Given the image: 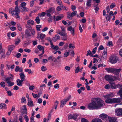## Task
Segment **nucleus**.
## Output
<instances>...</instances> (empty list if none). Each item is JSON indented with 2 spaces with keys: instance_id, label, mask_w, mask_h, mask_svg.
I'll return each instance as SVG.
<instances>
[{
  "instance_id": "obj_1",
  "label": "nucleus",
  "mask_w": 122,
  "mask_h": 122,
  "mask_svg": "<svg viewBox=\"0 0 122 122\" xmlns=\"http://www.w3.org/2000/svg\"><path fill=\"white\" fill-rule=\"evenodd\" d=\"M104 105V101L99 98H96L93 99L92 102L88 104L87 107L90 110L99 109Z\"/></svg>"
},
{
  "instance_id": "obj_2",
  "label": "nucleus",
  "mask_w": 122,
  "mask_h": 122,
  "mask_svg": "<svg viewBox=\"0 0 122 122\" xmlns=\"http://www.w3.org/2000/svg\"><path fill=\"white\" fill-rule=\"evenodd\" d=\"M113 82H110L111 85V88L113 89H115L117 88H120V90L117 93L120 95L121 97H122V85L119 84L116 85Z\"/></svg>"
},
{
  "instance_id": "obj_3",
  "label": "nucleus",
  "mask_w": 122,
  "mask_h": 122,
  "mask_svg": "<svg viewBox=\"0 0 122 122\" xmlns=\"http://www.w3.org/2000/svg\"><path fill=\"white\" fill-rule=\"evenodd\" d=\"M105 102L108 104H112L114 103L120 102L122 100V97L116 98H106Z\"/></svg>"
},
{
  "instance_id": "obj_4",
  "label": "nucleus",
  "mask_w": 122,
  "mask_h": 122,
  "mask_svg": "<svg viewBox=\"0 0 122 122\" xmlns=\"http://www.w3.org/2000/svg\"><path fill=\"white\" fill-rule=\"evenodd\" d=\"M71 95H69L67 97L62 100L61 102V105L60 107H63L66 104V102L71 99Z\"/></svg>"
},
{
  "instance_id": "obj_5",
  "label": "nucleus",
  "mask_w": 122,
  "mask_h": 122,
  "mask_svg": "<svg viewBox=\"0 0 122 122\" xmlns=\"http://www.w3.org/2000/svg\"><path fill=\"white\" fill-rule=\"evenodd\" d=\"M118 59V58L115 55H113L110 57V62L112 64L115 63L117 62Z\"/></svg>"
},
{
  "instance_id": "obj_6",
  "label": "nucleus",
  "mask_w": 122,
  "mask_h": 122,
  "mask_svg": "<svg viewBox=\"0 0 122 122\" xmlns=\"http://www.w3.org/2000/svg\"><path fill=\"white\" fill-rule=\"evenodd\" d=\"M115 114L118 116L122 115V108H118L115 109Z\"/></svg>"
},
{
  "instance_id": "obj_7",
  "label": "nucleus",
  "mask_w": 122,
  "mask_h": 122,
  "mask_svg": "<svg viewBox=\"0 0 122 122\" xmlns=\"http://www.w3.org/2000/svg\"><path fill=\"white\" fill-rule=\"evenodd\" d=\"M115 95L113 92H111L108 94L104 96L105 98H112L114 97Z\"/></svg>"
},
{
  "instance_id": "obj_8",
  "label": "nucleus",
  "mask_w": 122,
  "mask_h": 122,
  "mask_svg": "<svg viewBox=\"0 0 122 122\" xmlns=\"http://www.w3.org/2000/svg\"><path fill=\"white\" fill-rule=\"evenodd\" d=\"M105 79L107 81H108L109 83L110 82H112L114 81L112 76L110 75H107L105 77Z\"/></svg>"
},
{
  "instance_id": "obj_9",
  "label": "nucleus",
  "mask_w": 122,
  "mask_h": 122,
  "mask_svg": "<svg viewBox=\"0 0 122 122\" xmlns=\"http://www.w3.org/2000/svg\"><path fill=\"white\" fill-rule=\"evenodd\" d=\"M67 30L68 31H70L71 34L73 36L74 35V29L72 28L71 26H70L67 28Z\"/></svg>"
},
{
  "instance_id": "obj_10",
  "label": "nucleus",
  "mask_w": 122,
  "mask_h": 122,
  "mask_svg": "<svg viewBox=\"0 0 122 122\" xmlns=\"http://www.w3.org/2000/svg\"><path fill=\"white\" fill-rule=\"evenodd\" d=\"M27 105L29 107H31L34 106L33 102L31 99L28 100Z\"/></svg>"
},
{
  "instance_id": "obj_11",
  "label": "nucleus",
  "mask_w": 122,
  "mask_h": 122,
  "mask_svg": "<svg viewBox=\"0 0 122 122\" xmlns=\"http://www.w3.org/2000/svg\"><path fill=\"white\" fill-rule=\"evenodd\" d=\"M21 110L24 114H27V109L26 105H25L23 106L21 108Z\"/></svg>"
},
{
  "instance_id": "obj_12",
  "label": "nucleus",
  "mask_w": 122,
  "mask_h": 122,
  "mask_svg": "<svg viewBox=\"0 0 122 122\" xmlns=\"http://www.w3.org/2000/svg\"><path fill=\"white\" fill-rule=\"evenodd\" d=\"M10 77L7 78L5 79L6 81L8 84L10 81V80H12L13 78V76L12 74H10Z\"/></svg>"
},
{
  "instance_id": "obj_13",
  "label": "nucleus",
  "mask_w": 122,
  "mask_h": 122,
  "mask_svg": "<svg viewBox=\"0 0 122 122\" xmlns=\"http://www.w3.org/2000/svg\"><path fill=\"white\" fill-rule=\"evenodd\" d=\"M13 12L14 14V15L17 14L19 13V9L18 6H16L14 9L13 10Z\"/></svg>"
},
{
  "instance_id": "obj_14",
  "label": "nucleus",
  "mask_w": 122,
  "mask_h": 122,
  "mask_svg": "<svg viewBox=\"0 0 122 122\" xmlns=\"http://www.w3.org/2000/svg\"><path fill=\"white\" fill-rule=\"evenodd\" d=\"M60 39V37L58 35H56L55 37L52 38V40L56 42L57 40H59Z\"/></svg>"
},
{
  "instance_id": "obj_15",
  "label": "nucleus",
  "mask_w": 122,
  "mask_h": 122,
  "mask_svg": "<svg viewBox=\"0 0 122 122\" xmlns=\"http://www.w3.org/2000/svg\"><path fill=\"white\" fill-rule=\"evenodd\" d=\"M108 122H116V118L114 117H108Z\"/></svg>"
},
{
  "instance_id": "obj_16",
  "label": "nucleus",
  "mask_w": 122,
  "mask_h": 122,
  "mask_svg": "<svg viewBox=\"0 0 122 122\" xmlns=\"http://www.w3.org/2000/svg\"><path fill=\"white\" fill-rule=\"evenodd\" d=\"M114 68H106L105 70L108 73H113Z\"/></svg>"
},
{
  "instance_id": "obj_17",
  "label": "nucleus",
  "mask_w": 122,
  "mask_h": 122,
  "mask_svg": "<svg viewBox=\"0 0 122 122\" xmlns=\"http://www.w3.org/2000/svg\"><path fill=\"white\" fill-rule=\"evenodd\" d=\"M107 116L106 114L104 113H102L99 116V118L102 119H104L107 118Z\"/></svg>"
},
{
  "instance_id": "obj_18",
  "label": "nucleus",
  "mask_w": 122,
  "mask_h": 122,
  "mask_svg": "<svg viewBox=\"0 0 122 122\" xmlns=\"http://www.w3.org/2000/svg\"><path fill=\"white\" fill-rule=\"evenodd\" d=\"M37 48L40 51H42L43 52V54L44 53V47L43 46H42L41 45H38L37 46Z\"/></svg>"
},
{
  "instance_id": "obj_19",
  "label": "nucleus",
  "mask_w": 122,
  "mask_h": 122,
  "mask_svg": "<svg viewBox=\"0 0 122 122\" xmlns=\"http://www.w3.org/2000/svg\"><path fill=\"white\" fill-rule=\"evenodd\" d=\"M5 54V52L4 50H1L0 51V56L1 59L4 58Z\"/></svg>"
},
{
  "instance_id": "obj_20",
  "label": "nucleus",
  "mask_w": 122,
  "mask_h": 122,
  "mask_svg": "<svg viewBox=\"0 0 122 122\" xmlns=\"http://www.w3.org/2000/svg\"><path fill=\"white\" fill-rule=\"evenodd\" d=\"M20 41V39L18 37H17L15 40V44L16 45H18Z\"/></svg>"
},
{
  "instance_id": "obj_21",
  "label": "nucleus",
  "mask_w": 122,
  "mask_h": 122,
  "mask_svg": "<svg viewBox=\"0 0 122 122\" xmlns=\"http://www.w3.org/2000/svg\"><path fill=\"white\" fill-rule=\"evenodd\" d=\"M29 11V9L26 7H24L21 8V11L22 12H27Z\"/></svg>"
},
{
  "instance_id": "obj_22",
  "label": "nucleus",
  "mask_w": 122,
  "mask_h": 122,
  "mask_svg": "<svg viewBox=\"0 0 122 122\" xmlns=\"http://www.w3.org/2000/svg\"><path fill=\"white\" fill-rule=\"evenodd\" d=\"M121 69L120 68L116 69L114 68V70L113 71V73L117 75L119 74V72L121 71Z\"/></svg>"
},
{
  "instance_id": "obj_23",
  "label": "nucleus",
  "mask_w": 122,
  "mask_h": 122,
  "mask_svg": "<svg viewBox=\"0 0 122 122\" xmlns=\"http://www.w3.org/2000/svg\"><path fill=\"white\" fill-rule=\"evenodd\" d=\"M19 75L20 76V77L21 79V80L22 81H23L24 80L25 77V75L23 72H22L19 74Z\"/></svg>"
},
{
  "instance_id": "obj_24",
  "label": "nucleus",
  "mask_w": 122,
  "mask_h": 122,
  "mask_svg": "<svg viewBox=\"0 0 122 122\" xmlns=\"http://www.w3.org/2000/svg\"><path fill=\"white\" fill-rule=\"evenodd\" d=\"M15 47V46L14 45H11L9 46L8 48L9 51L11 52Z\"/></svg>"
},
{
  "instance_id": "obj_25",
  "label": "nucleus",
  "mask_w": 122,
  "mask_h": 122,
  "mask_svg": "<svg viewBox=\"0 0 122 122\" xmlns=\"http://www.w3.org/2000/svg\"><path fill=\"white\" fill-rule=\"evenodd\" d=\"M55 11V9L53 8H50L48 10H47L46 11V12L48 13H53Z\"/></svg>"
},
{
  "instance_id": "obj_26",
  "label": "nucleus",
  "mask_w": 122,
  "mask_h": 122,
  "mask_svg": "<svg viewBox=\"0 0 122 122\" xmlns=\"http://www.w3.org/2000/svg\"><path fill=\"white\" fill-rule=\"evenodd\" d=\"M63 17V15H62L61 16H57L56 17L55 16H54V20H55L57 21L61 20Z\"/></svg>"
},
{
  "instance_id": "obj_27",
  "label": "nucleus",
  "mask_w": 122,
  "mask_h": 122,
  "mask_svg": "<svg viewBox=\"0 0 122 122\" xmlns=\"http://www.w3.org/2000/svg\"><path fill=\"white\" fill-rule=\"evenodd\" d=\"M6 108V105L5 103H1L0 104V108L5 109Z\"/></svg>"
},
{
  "instance_id": "obj_28",
  "label": "nucleus",
  "mask_w": 122,
  "mask_h": 122,
  "mask_svg": "<svg viewBox=\"0 0 122 122\" xmlns=\"http://www.w3.org/2000/svg\"><path fill=\"white\" fill-rule=\"evenodd\" d=\"M27 22V24L29 25H34L35 23L34 21L31 20H28Z\"/></svg>"
},
{
  "instance_id": "obj_29",
  "label": "nucleus",
  "mask_w": 122,
  "mask_h": 122,
  "mask_svg": "<svg viewBox=\"0 0 122 122\" xmlns=\"http://www.w3.org/2000/svg\"><path fill=\"white\" fill-rule=\"evenodd\" d=\"M23 81H22L19 79H17V85L19 86H21L22 85V82Z\"/></svg>"
},
{
  "instance_id": "obj_30",
  "label": "nucleus",
  "mask_w": 122,
  "mask_h": 122,
  "mask_svg": "<svg viewBox=\"0 0 122 122\" xmlns=\"http://www.w3.org/2000/svg\"><path fill=\"white\" fill-rule=\"evenodd\" d=\"M32 95L33 97L35 98H39L40 96V94L39 93H38V94H35L33 93H32Z\"/></svg>"
},
{
  "instance_id": "obj_31",
  "label": "nucleus",
  "mask_w": 122,
  "mask_h": 122,
  "mask_svg": "<svg viewBox=\"0 0 122 122\" xmlns=\"http://www.w3.org/2000/svg\"><path fill=\"white\" fill-rule=\"evenodd\" d=\"M107 54L106 51H104L103 53L102 57L104 59H106L107 58Z\"/></svg>"
},
{
  "instance_id": "obj_32",
  "label": "nucleus",
  "mask_w": 122,
  "mask_h": 122,
  "mask_svg": "<svg viewBox=\"0 0 122 122\" xmlns=\"http://www.w3.org/2000/svg\"><path fill=\"white\" fill-rule=\"evenodd\" d=\"M77 117V115L75 114H74L73 115H70L69 116V117L70 118H73L74 119H76Z\"/></svg>"
},
{
  "instance_id": "obj_33",
  "label": "nucleus",
  "mask_w": 122,
  "mask_h": 122,
  "mask_svg": "<svg viewBox=\"0 0 122 122\" xmlns=\"http://www.w3.org/2000/svg\"><path fill=\"white\" fill-rule=\"evenodd\" d=\"M92 0H87L86 5L87 7H91V3Z\"/></svg>"
},
{
  "instance_id": "obj_34",
  "label": "nucleus",
  "mask_w": 122,
  "mask_h": 122,
  "mask_svg": "<svg viewBox=\"0 0 122 122\" xmlns=\"http://www.w3.org/2000/svg\"><path fill=\"white\" fill-rule=\"evenodd\" d=\"M23 115L22 114L19 116V120L20 122H23L24 120L23 119Z\"/></svg>"
},
{
  "instance_id": "obj_35",
  "label": "nucleus",
  "mask_w": 122,
  "mask_h": 122,
  "mask_svg": "<svg viewBox=\"0 0 122 122\" xmlns=\"http://www.w3.org/2000/svg\"><path fill=\"white\" fill-rule=\"evenodd\" d=\"M92 122H102V120L99 118L95 119H93Z\"/></svg>"
},
{
  "instance_id": "obj_36",
  "label": "nucleus",
  "mask_w": 122,
  "mask_h": 122,
  "mask_svg": "<svg viewBox=\"0 0 122 122\" xmlns=\"http://www.w3.org/2000/svg\"><path fill=\"white\" fill-rule=\"evenodd\" d=\"M46 14V13L45 12H43L41 13H40L38 14V16L39 17H43Z\"/></svg>"
},
{
  "instance_id": "obj_37",
  "label": "nucleus",
  "mask_w": 122,
  "mask_h": 122,
  "mask_svg": "<svg viewBox=\"0 0 122 122\" xmlns=\"http://www.w3.org/2000/svg\"><path fill=\"white\" fill-rule=\"evenodd\" d=\"M21 103H26V101L25 98V97H23L21 98Z\"/></svg>"
},
{
  "instance_id": "obj_38",
  "label": "nucleus",
  "mask_w": 122,
  "mask_h": 122,
  "mask_svg": "<svg viewBox=\"0 0 122 122\" xmlns=\"http://www.w3.org/2000/svg\"><path fill=\"white\" fill-rule=\"evenodd\" d=\"M36 0H32L30 2V6L31 7H32L33 6L35 3V1Z\"/></svg>"
},
{
  "instance_id": "obj_39",
  "label": "nucleus",
  "mask_w": 122,
  "mask_h": 122,
  "mask_svg": "<svg viewBox=\"0 0 122 122\" xmlns=\"http://www.w3.org/2000/svg\"><path fill=\"white\" fill-rule=\"evenodd\" d=\"M88 55H89L91 56H92L93 55V54H92V52L90 50H88L87 51V54H86V56H87Z\"/></svg>"
},
{
  "instance_id": "obj_40",
  "label": "nucleus",
  "mask_w": 122,
  "mask_h": 122,
  "mask_svg": "<svg viewBox=\"0 0 122 122\" xmlns=\"http://www.w3.org/2000/svg\"><path fill=\"white\" fill-rule=\"evenodd\" d=\"M38 16L36 18L35 20L36 21V22L37 24H39L40 23V19Z\"/></svg>"
},
{
  "instance_id": "obj_41",
  "label": "nucleus",
  "mask_w": 122,
  "mask_h": 122,
  "mask_svg": "<svg viewBox=\"0 0 122 122\" xmlns=\"http://www.w3.org/2000/svg\"><path fill=\"white\" fill-rule=\"evenodd\" d=\"M69 48L72 49H74L75 47V45L72 43H70L69 45Z\"/></svg>"
},
{
  "instance_id": "obj_42",
  "label": "nucleus",
  "mask_w": 122,
  "mask_h": 122,
  "mask_svg": "<svg viewBox=\"0 0 122 122\" xmlns=\"http://www.w3.org/2000/svg\"><path fill=\"white\" fill-rule=\"evenodd\" d=\"M13 9L12 8H10L9 10V13H11L12 15H14V14L13 12Z\"/></svg>"
},
{
  "instance_id": "obj_43",
  "label": "nucleus",
  "mask_w": 122,
  "mask_h": 122,
  "mask_svg": "<svg viewBox=\"0 0 122 122\" xmlns=\"http://www.w3.org/2000/svg\"><path fill=\"white\" fill-rule=\"evenodd\" d=\"M67 35V34L66 31H61L60 34L61 36H65Z\"/></svg>"
},
{
  "instance_id": "obj_44",
  "label": "nucleus",
  "mask_w": 122,
  "mask_h": 122,
  "mask_svg": "<svg viewBox=\"0 0 122 122\" xmlns=\"http://www.w3.org/2000/svg\"><path fill=\"white\" fill-rule=\"evenodd\" d=\"M62 36L63 37L61 38L62 39V40L65 41L67 40V35Z\"/></svg>"
},
{
  "instance_id": "obj_45",
  "label": "nucleus",
  "mask_w": 122,
  "mask_h": 122,
  "mask_svg": "<svg viewBox=\"0 0 122 122\" xmlns=\"http://www.w3.org/2000/svg\"><path fill=\"white\" fill-rule=\"evenodd\" d=\"M46 68L45 66H42L41 68V70L43 71H46Z\"/></svg>"
},
{
  "instance_id": "obj_46",
  "label": "nucleus",
  "mask_w": 122,
  "mask_h": 122,
  "mask_svg": "<svg viewBox=\"0 0 122 122\" xmlns=\"http://www.w3.org/2000/svg\"><path fill=\"white\" fill-rule=\"evenodd\" d=\"M107 46L110 47L112 46V41H109L108 42L107 44Z\"/></svg>"
},
{
  "instance_id": "obj_47",
  "label": "nucleus",
  "mask_w": 122,
  "mask_h": 122,
  "mask_svg": "<svg viewBox=\"0 0 122 122\" xmlns=\"http://www.w3.org/2000/svg\"><path fill=\"white\" fill-rule=\"evenodd\" d=\"M76 13L77 11H76L72 12L71 14V16L72 17L75 16Z\"/></svg>"
},
{
  "instance_id": "obj_48",
  "label": "nucleus",
  "mask_w": 122,
  "mask_h": 122,
  "mask_svg": "<svg viewBox=\"0 0 122 122\" xmlns=\"http://www.w3.org/2000/svg\"><path fill=\"white\" fill-rule=\"evenodd\" d=\"M17 28L20 31L22 30V29L21 26L20 25V24H17Z\"/></svg>"
},
{
  "instance_id": "obj_49",
  "label": "nucleus",
  "mask_w": 122,
  "mask_h": 122,
  "mask_svg": "<svg viewBox=\"0 0 122 122\" xmlns=\"http://www.w3.org/2000/svg\"><path fill=\"white\" fill-rule=\"evenodd\" d=\"M46 36V35L44 34L41 33L40 35V37L41 39H43Z\"/></svg>"
},
{
  "instance_id": "obj_50",
  "label": "nucleus",
  "mask_w": 122,
  "mask_h": 122,
  "mask_svg": "<svg viewBox=\"0 0 122 122\" xmlns=\"http://www.w3.org/2000/svg\"><path fill=\"white\" fill-rule=\"evenodd\" d=\"M24 118L26 122H28L29 119L27 115H25L24 117Z\"/></svg>"
},
{
  "instance_id": "obj_51",
  "label": "nucleus",
  "mask_w": 122,
  "mask_h": 122,
  "mask_svg": "<svg viewBox=\"0 0 122 122\" xmlns=\"http://www.w3.org/2000/svg\"><path fill=\"white\" fill-rule=\"evenodd\" d=\"M106 65H104L103 64H99L98 66V68H100V67H105Z\"/></svg>"
},
{
  "instance_id": "obj_52",
  "label": "nucleus",
  "mask_w": 122,
  "mask_h": 122,
  "mask_svg": "<svg viewBox=\"0 0 122 122\" xmlns=\"http://www.w3.org/2000/svg\"><path fill=\"white\" fill-rule=\"evenodd\" d=\"M24 51L26 52L29 53L31 52V50H30L28 48H25L24 49Z\"/></svg>"
},
{
  "instance_id": "obj_53",
  "label": "nucleus",
  "mask_w": 122,
  "mask_h": 122,
  "mask_svg": "<svg viewBox=\"0 0 122 122\" xmlns=\"http://www.w3.org/2000/svg\"><path fill=\"white\" fill-rule=\"evenodd\" d=\"M0 85L1 87H4L5 86V83L4 82H2L0 83Z\"/></svg>"
},
{
  "instance_id": "obj_54",
  "label": "nucleus",
  "mask_w": 122,
  "mask_h": 122,
  "mask_svg": "<svg viewBox=\"0 0 122 122\" xmlns=\"http://www.w3.org/2000/svg\"><path fill=\"white\" fill-rule=\"evenodd\" d=\"M79 69L80 67L79 66H78L76 67L75 70V73H78L79 71V70H80Z\"/></svg>"
},
{
  "instance_id": "obj_55",
  "label": "nucleus",
  "mask_w": 122,
  "mask_h": 122,
  "mask_svg": "<svg viewBox=\"0 0 122 122\" xmlns=\"http://www.w3.org/2000/svg\"><path fill=\"white\" fill-rule=\"evenodd\" d=\"M69 52H66L64 54V56L65 57H66L69 55Z\"/></svg>"
},
{
  "instance_id": "obj_56",
  "label": "nucleus",
  "mask_w": 122,
  "mask_h": 122,
  "mask_svg": "<svg viewBox=\"0 0 122 122\" xmlns=\"http://www.w3.org/2000/svg\"><path fill=\"white\" fill-rule=\"evenodd\" d=\"M29 89L30 90H32L35 88V87L34 86L31 85L29 87Z\"/></svg>"
},
{
  "instance_id": "obj_57",
  "label": "nucleus",
  "mask_w": 122,
  "mask_h": 122,
  "mask_svg": "<svg viewBox=\"0 0 122 122\" xmlns=\"http://www.w3.org/2000/svg\"><path fill=\"white\" fill-rule=\"evenodd\" d=\"M40 2L39 5H40L43 4L45 2V0H39Z\"/></svg>"
},
{
  "instance_id": "obj_58",
  "label": "nucleus",
  "mask_w": 122,
  "mask_h": 122,
  "mask_svg": "<svg viewBox=\"0 0 122 122\" xmlns=\"http://www.w3.org/2000/svg\"><path fill=\"white\" fill-rule=\"evenodd\" d=\"M54 30L53 29H51L49 31L48 34L50 35H52V33L54 32Z\"/></svg>"
},
{
  "instance_id": "obj_59",
  "label": "nucleus",
  "mask_w": 122,
  "mask_h": 122,
  "mask_svg": "<svg viewBox=\"0 0 122 122\" xmlns=\"http://www.w3.org/2000/svg\"><path fill=\"white\" fill-rule=\"evenodd\" d=\"M79 30L80 31L81 33H82L83 31V29L82 28L81 25H79Z\"/></svg>"
},
{
  "instance_id": "obj_60",
  "label": "nucleus",
  "mask_w": 122,
  "mask_h": 122,
  "mask_svg": "<svg viewBox=\"0 0 122 122\" xmlns=\"http://www.w3.org/2000/svg\"><path fill=\"white\" fill-rule=\"evenodd\" d=\"M111 87L110 86L109 84H107L105 86V88L106 89H108Z\"/></svg>"
},
{
  "instance_id": "obj_61",
  "label": "nucleus",
  "mask_w": 122,
  "mask_h": 122,
  "mask_svg": "<svg viewBox=\"0 0 122 122\" xmlns=\"http://www.w3.org/2000/svg\"><path fill=\"white\" fill-rule=\"evenodd\" d=\"M7 93L8 94V95L10 96H11L13 94L11 91H7Z\"/></svg>"
},
{
  "instance_id": "obj_62",
  "label": "nucleus",
  "mask_w": 122,
  "mask_h": 122,
  "mask_svg": "<svg viewBox=\"0 0 122 122\" xmlns=\"http://www.w3.org/2000/svg\"><path fill=\"white\" fill-rule=\"evenodd\" d=\"M56 1L57 3L60 5H62V3L61 0H57Z\"/></svg>"
},
{
  "instance_id": "obj_63",
  "label": "nucleus",
  "mask_w": 122,
  "mask_h": 122,
  "mask_svg": "<svg viewBox=\"0 0 122 122\" xmlns=\"http://www.w3.org/2000/svg\"><path fill=\"white\" fill-rule=\"evenodd\" d=\"M81 122H89L86 119L84 118H82L81 119Z\"/></svg>"
},
{
  "instance_id": "obj_64",
  "label": "nucleus",
  "mask_w": 122,
  "mask_h": 122,
  "mask_svg": "<svg viewBox=\"0 0 122 122\" xmlns=\"http://www.w3.org/2000/svg\"><path fill=\"white\" fill-rule=\"evenodd\" d=\"M26 4L25 2H23L21 3L20 4V6H21L23 7L25 6H26Z\"/></svg>"
}]
</instances>
